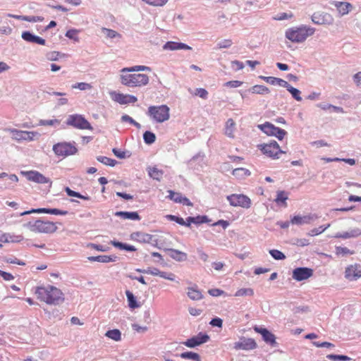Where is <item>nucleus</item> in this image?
Here are the masks:
<instances>
[{
  "label": "nucleus",
  "mask_w": 361,
  "mask_h": 361,
  "mask_svg": "<svg viewBox=\"0 0 361 361\" xmlns=\"http://www.w3.org/2000/svg\"><path fill=\"white\" fill-rule=\"evenodd\" d=\"M150 71L151 68L146 66H134L123 68L121 70L120 80L121 84L130 87L145 86L149 83V76L144 73H135L137 71Z\"/></svg>",
  "instance_id": "f257e3e1"
},
{
  "label": "nucleus",
  "mask_w": 361,
  "mask_h": 361,
  "mask_svg": "<svg viewBox=\"0 0 361 361\" xmlns=\"http://www.w3.org/2000/svg\"><path fill=\"white\" fill-rule=\"evenodd\" d=\"M35 293L38 300L48 305H57L64 300L62 291L51 285L36 287Z\"/></svg>",
  "instance_id": "f03ea898"
},
{
  "label": "nucleus",
  "mask_w": 361,
  "mask_h": 361,
  "mask_svg": "<svg viewBox=\"0 0 361 361\" xmlns=\"http://www.w3.org/2000/svg\"><path fill=\"white\" fill-rule=\"evenodd\" d=\"M314 32L315 29L314 27L301 25L288 29L285 35L292 42L300 43L305 41L308 37L312 36Z\"/></svg>",
  "instance_id": "7ed1b4c3"
},
{
  "label": "nucleus",
  "mask_w": 361,
  "mask_h": 361,
  "mask_svg": "<svg viewBox=\"0 0 361 361\" xmlns=\"http://www.w3.org/2000/svg\"><path fill=\"white\" fill-rule=\"evenodd\" d=\"M30 231L34 233H53L56 231L57 226L55 223L37 219L35 221H29L24 224Z\"/></svg>",
  "instance_id": "20e7f679"
},
{
  "label": "nucleus",
  "mask_w": 361,
  "mask_h": 361,
  "mask_svg": "<svg viewBox=\"0 0 361 361\" xmlns=\"http://www.w3.org/2000/svg\"><path fill=\"white\" fill-rule=\"evenodd\" d=\"M169 108L166 105L150 106L148 108L147 115L157 123H163L169 119Z\"/></svg>",
  "instance_id": "39448f33"
},
{
  "label": "nucleus",
  "mask_w": 361,
  "mask_h": 361,
  "mask_svg": "<svg viewBox=\"0 0 361 361\" xmlns=\"http://www.w3.org/2000/svg\"><path fill=\"white\" fill-rule=\"evenodd\" d=\"M257 147L263 154L272 159H279L280 154L286 153L281 149L279 145L275 140L259 145Z\"/></svg>",
  "instance_id": "423d86ee"
},
{
  "label": "nucleus",
  "mask_w": 361,
  "mask_h": 361,
  "mask_svg": "<svg viewBox=\"0 0 361 361\" xmlns=\"http://www.w3.org/2000/svg\"><path fill=\"white\" fill-rule=\"evenodd\" d=\"M68 126H73L81 130H92L91 124L85 117L80 114H72L68 116L66 120Z\"/></svg>",
  "instance_id": "0eeeda50"
},
{
  "label": "nucleus",
  "mask_w": 361,
  "mask_h": 361,
  "mask_svg": "<svg viewBox=\"0 0 361 361\" xmlns=\"http://www.w3.org/2000/svg\"><path fill=\"white\" fill-rule=\"evenodd\" d=\"M258 128L267 135L274 136L279 140H282L287 135V132L285 130L276 127L269 122H265L263 124L259 125Z\"/></svg>",
  "instance_id": "6e6552de"
},
{
  "label": "nucleus",
  "mask_w": 361,
  "mask_h": 361,
  "mask_svg": "<svg viewBox=\"0 0 361 361\" xmlns=\"http://www.w3.org/2000/svg\"><path fill=\"white\" fill-rule=\"evenodd\" d=\"M53 151L58 157H66L75 154L77 152V148L68 142H59L53 146Z\"/></svg>",
  "instance_id": "1a4fd4ad"
},
{
  "label": "nucleus",
  "mask_w": 361,
  "mask_h": 361,
  "mask_svg": "<svg viewBox=\"0 0 361 361\" xmlns=\"http://www.w3.org/2000/svg\"><path fill=\"white\" fill-rule=\"evenodd\" d=\"M312 20L314 24L329 25L333 24L334 19L328 13L318 11L312 16Z\"/></svg>",
  "instance_id": "9d476101"
},
{
  "label": "nucleus",
  "mask_w": 361,
  "mask_h": 361,
  "mask_svg": "<svg viewBox=\"0 0 361 361\" xmlns=\"http://www.w3.org/2000/svg\"><path fill=\"white\" fill-rule=\"evenodd\" d=\"M22 174L30 181L37 183H51L49 178L45 177L43 174L37 171H23Z\"/></svg>",
  "instance_id": "9b49d317"
},
{
  "label": "nucleus",
  "mask_w": 361,
  "mask_h": 361,
  "mask_svg": "<svg viewBox=\"0 0 361 361\" xmlns=\"http://www.w3.org/2000/svg\"><path fill=\"white\" fill-rule=\"evenodd\" d=\"M111 97L114 102L120 104H127L130 103L134 104L137 101V99L135 96L130 94H125L116 92H111Z\"/></svg>",
  "instance_id": "f8f14e48"
},
{
  "label": "nucleus",
  "mask_w": 361,
  "mask_h": 361,
  "mask_svg": "<svg viewBox=\"0 0 361 361\" xmlns=\"http://www.w3.org/2000/svg\"><path fill=\"white\" fill-rule=\"evenodd\" d=\"M313 275V270L307 267H298L293 271V279L301 281L310 278Z\"/></svg>",
  "instance_id": "ddd939ff"
},
{
  "label": "nucleus",
  "mask_w": 361,
  "mask_h": 361,
  "mask_svg": "<svg viewBox=\"0 0 361 361\" xmlns=\"http://www.w3.org/2000/svg\"><path fill=\"white\" fill-rule=\"evenodd\" d=\"M345 277L350 281H355L361 277V265L355 264L348 266L345 271Z\"/></svg>",
  "instance_id": "4468645a"
},
{
  "label": "nucleus",
  "mask_w": 361,
  "mask_h": 361,
  "mask_svg": "<svg viewBox=\"0 0 361 361\" xmlns=\"http://www.w3.org/2000/svg\"><path fill=\"white\" fill-rule=\"evenodd\" d=\"M32 213H44V214H54V215H66L68 214V211L66 210H61L59 209H48V208H39V209H32L30 211H25L22 213H20V216H24L26 214H30Z\"/></svg>",
  "instance_id": "2eb2a0df"
},
{
  "label": "nucleus",
  "mask_w": 361,
  "mask_h": 361,
  "mask_svg": "<svg viewBox=\"0 0 361 361\" xmlns=\"http://www.w3.org/2000/svg\"><path fill=\"white\" fill-rule=\"evenodd\" d=\"M209 339V337L208 335L200 333L197 336L184 341L183 344L188 348H195L207 342Z\"/></svg>",
  "instance_id": "dca6fc26"
},
{
  "label": "nucleus",
  "mask_w": 361,
  "mask_h": 361,
  "mask_svg": "<svg viewBox=\"0 0 361 361\" xmlns=\"http://www.w3.org/2000/svg\"><path fill=\"white\" fill-rule=\"evenodd\" d=\"M254 330L262 335L263 340L271 346H274L276 344L275 336L268 331L267 329L262 326H254Z\"/></svg>",
  "instance_id": "f3484780"
},
{
  "label": "nucleus",
  "mask_w": 361,
  "mask_h": 361,
  "mask_svg": "<svg viewBox=\"0 0 361 361\" xmlns=\"http://www.w3.org/2000/svg\"><path fill=\"white\" fill-rule=\"evenodd\" d=\"M230 204L235 207H245L248 202V198L243 195H231L227 197Z\"/></svg>",
  "instance_id": "a211bd4d"
},
{
  "label": "nucleus",
  "mask_w": 361,
  "mask_h": 361,
  "mask_svg": "<svg viewBox=\"0 0 361 361\" xmlns=\"http://www.w3.org/2000/svg\"><path fill=\"white\" fill-rule=\"evenodd\" d=\"M22 38L28 42H32L40 45H45L46 41L43 38L34 35L28 31L22 33Z\"/></svg>",
  "instance_id": "6ab92c4d"
},
{
  "label": "nucleus",
  "mask_w": 361,
  "mask_h": 361,
  "mask_svg": "<svg viewBox=\"0 0 361 361\" xmlns=\"http://www.w3.org/2000/svg\"><path fill=\"white\" fill-rule=\"evenodd\" d=\"M334 4L341 16L348 14L353 8V6L348 2L336 1Z\"/></svg>",
  "instance_id": "aec40b11"
},
{
  "label": "nucleus",
  "mask_w": 361,
  "mask_h": 361,
  "mask_svg": "<svg viewBox=\"0 0 361 361\" xmlns=\"http://www.w3.org/2000/svg\"><path fill=\"white\" fill-rule=\"evenodd\" d=\"M130 238L133 240L137 241L139 243H149L152 239L151 235L143 232H134L131 233Z\"/></svg>",
  "instance_id": "412c9836"
},
{
  "label": "nucleus",
  "mask_w": 361,
  "mask_h": 361,
  "mask_svg": "<svg viewBox=\"0 0 361 361\" xmlns=\"http://www.w3.org/2000/svg\"><path fill=\"white\" fill-rule=\"evenodd\" d=\"M164 49H169V50H178V49H186V50H190L192 48L181 42H166L164 46Z\"/></svg>",
  "instance_id": "4be33fe9"
},
{
  "label": "nucleus",
  "mask_w": 361,
  "mask_h": 361,
  "mask_svg": "<svg viewBox=\"0 0 361 361\" xmlns=\"http://www.w3.org/2000/svg\"><path fill=\"white\" fill-rule=\"evenodd\" d=\"M147 172L150 178L158 181L161 180L164 175L163 170L158 169L157 166L149 167Z\"/></svg>",
  "instance_id": "5701e85b"
},
{
  "label": "nucleus",
  "mask_w": 361,
  "mask_h": 361,
  "mask_svg": "<svg viewBox=\"0 0 361 361\" xmlns=\"http://www.w3.org/2000/svg\"><path fill=\"white\" fill-rule=\"evenodd\" d=\"M116 216H119L123 219L140 220V217L136 212H116Z\"/></svg>",
  "instance_id": "b1692460"
},
{
  "label": "nucleus",
  "mask_w": 361,
  "mask_h": 361,
  "mask_svg": "<svg viewBox=\"0 0 361 361\" xmlns=\"http://www.w3.org/2000/svg\"><path fill=\"white\" fill-rule=\"evenodd\" d=\"M115 256H109V255H98V256H92L88 257L87 259L90 262H98L102 263H108L111 262H114L116 259Z\"/></svg>",
  "instance_id": "393cba45"
},
{
  "label": "nucleus",
  "mask_w": 361,
  "mask_h": 361,
  "mask_svg": "<svg viewBox=\"0 0 361 361\" xmlns=\"http://www.w3.org/2000/svg\"><path fill=\"white\" fill-rule=\"evenodd\" d=\"M169 256L178 262L185 261L188 258L185 252L175 249L169 250Z\"/></svg>",
  "instance_id": "a878e982"
},
{
  "label": "nucleus",
  "mask_w": 361,
  "mask_h": 361,
  "mask_svg": "<svg viewBox=\"0 0 361 361\" xmlns=\"http://www.w3.org/2000/svg\"><path fill=\"white\" fill-rule=\"evenodd\" d=\"M16 133V139L25 140H32L35 136V133L33 132L23 131V130H14Z\"/></svg>",
  "instance_id": "bb28decb"
},
{
  "label": "nucleus",
  "mask_w": 361,
  "mask_h": 361,
  "mask_svg": "<svg viewBox=\"0 0 361 361\" xmlns=\"http://www.w3.org/2000/svg\"><path fill=\"white\" fill-rule=\"evenodd\" d=\"M262 78L269 84L272 85H279L283 87H287L288 82L278 78L274 77H262Z\"/></svg>",
  "instance_id": "cd10ccee"
},
{
  "label": "nucleus",
  "mask_w": 361,
  "mask_h": 361,
  "mask_svg": "<svg viewBox=\"0 0 361 361\" xmlns=\"http://www.w3.org/2000/svg\"><path fill=\"white\" fill-rule=\"evenodd\" d=\"M235 123L232 118L228 119L225 126V134L229 137H234Z\"/></svg>",
  "instance_id": "c85d7f7f"
},
{
  "label": "nucleus",
  "mask_w": 361,
  "mask_h": 361,
  "mask_svg": "<svg viewBox=\"0 0 361 361\" xmlns=\"http://www.w3.org/2000/svg\"><path fill=\"white\" fill-rule=\"evenodd\" d=\"M126 295L128 300V307L130 309L134 310L140 306V304H138V302H137L136 298L132 292L128 290L126 291Z\"/></svg>",
  "instance_id": "c756f323"
},
{
  "label": "nucleus",
  "mask_w": 361,
  "mask_h": 361,
  "mask_svg": "<svg viewBox=\"0 0 361 361\" xmlns=\"http://www.w3.org/2000/svg\"><path fill=\"white\" fill-rule=\"evenodd\" d=\"M111 244L115 247L119 248L121 250H125L131 252L136 251V248L133 245H127L116 240H111Z\"/></svg>",
  "instance_id": "7c9ffc66"
},
{
  "label": "nucleus",
  "mask_w": 361,
  "mask_h": 361,
  "mask_svg": "<svg viewBox=\"0 0 361 361\" xmlns=\"http://www.w3.org/2000/svg\"><path fill=\"white\" fill-rule=\"evenodd\" d=\"M105 336L115 341H119L121 340V333L118 329L107 331L105 334Z\"/></svg>",
  "instance_id": "2f4dec72"
},
{
  "label": "nucleus",
  "mask_w": 361,
  "mask_h": 361,
  "mask_svg": "<svg viewBox=\"0 0 361 361\" xmlns=\"http://www.w3.org/2000/svg\"><path fill=\"white\" fill-rule=\"evenodd\" d=\"M311 219L312 218L310 216H295L291 219L290 222L292 224L300 225L302 224L309 223Z\"/></svg>",
  "instance_id": "473e14b6"
},
{
  "label": "nucleus",
  "mask_w": 361,
  "mask_h": 361,
  "mask_svg": "<svg viewBox=\"0 0 361 361\" xmlns=\"http://www.w3.org/2000/svg\"><path fill=\"white\" fill-rule=\"evenodd\" d=\"M287 90L291 94L292 97L297 100L298 102H300L302 100V97H300V91L293 87H292L289 83H288L287 87H286Z\"/></svg>",
  "instance_id": "72a5a7b5"
},
{
  "label": "nucleus",
  "mask_w": 361,
  "mask_h": 361,
  "mask_svg": "<svg viewBox=\"0 0 361 361\" xmlns=\"http://www.w3.org/2000/svg\"><path fill=\"white\" fill-rule=\"evenodd\" d=\"M183 359L192 360L194 361H201L200 355L194 352H185L180 355Z\"/></svg>",
  "instance_id": "f704fd0d"
},
{
  "label": "nucleus",
  "mask_w": 361,
  "mask_h": 361,
  "mask_svg": "<svg viewBox=\"0 0 361 361\" xmlns=\"http://www.w3.org/2000/svg\"><path fill=\"white\" fill-rule=\"evenodd\" d=\"M207 217L206 216H197L196 217L189 216L188 217V225L191 224H200L207 222Z\"/></svg>",
  "instance_id": "c9c22d12"
},
{
  "label": "nucleus",
  "mask_w": 361,
  "mask_h": 361,
  "mask_svg": "<svg viewBox=\"0 0 361 361\" xmlns=\"http://www.w3.org/2000/svg\"><path fill=\"white\" fill-rule=\"evenodd\" d=\"M187 293L188 297L193 300H200L202 297V293L194 288H189Z\"/></svg>",
  "instance_id": "e433bc0d"
},
{
  "label": "nucleus",
  "mask_w": 361,
  "mask_h": 361,
  "mask_svg": "<svg viewBox=\"0 0 361 361\" xmlns=\"http://www.w3.org/2000/svg\"><path fill=\"white\" fill-rule=\"evenodd\" d=\"M143 139L146 144L151 145L155 142L156 135L150 131H146L143 135Z\"/></svg>",
  "instance_id": "4c0bfd02"
},
{
  "label": "nucleus",
  "mask_w": 361,
  "mask_h": 361,
  "mask_svg": "<svg viewBox=\"0 0 361 361\" xmlns=\"http://www.w3.org/2000/svg\"><path fill=\"white\" fill-rule=\"evenodd\" d=\"M169 196L168 197L171 199V200L174 201L175 202L179 203L181 202V199L183 197V195L180 192H176L173 190H169Z\"/></svg>",
  "instance_id": "58836bf2"
},
{
  "label": "nucleus",
  "mask_w": 361,
  "mask_h": 361,
  "mask_svg": "<svg viewBox=\"0 0 361 361\" xmlns=\"http://www.w3.org/2000/svg\"><path fill=\"white\" fill-rule=\"evenodd\" d=\"M248 347V341L246 338H241L240 341L235 343L234 348L236 350H246Z\"/></svg>",
  "instance_id": "ea45409f"
},
{
  "label": "nucleus",
  "mask_w": 361,
  "mask_h": 361,
  "mask_svg": "<svg viewBox=\"0 0 361 361\" xmlns=\"http://www.w3.org/2000/svg\"><path fill=\"white\" fill-rule=\"evenodd\" d=\"M78 32H79V31L78 30L71 29V30H68L66 32L65 35L66 37L73 39L75 42H78L79 41V37L78 36Z\"/></svg>",
  "instance_id": "a19ab883"
},
{
  "label": "nucleus",
  "mask_w": 361,
  "mask_h": 361,
  "mask_svg": "<svg viewBox=\"0 0 361 361\" xmlns=\"http://www.w3.org/2000/svg\"><path fill=\"white\" fill-rule=\"evenodd\" d=\"M326 357L334 361H349L350 358L346 355H328Z\"/></svg>",
  "instance_id": "79ce46f5"
},
{
  "label": "nucleus",
  "mask_w": 361,
  "mask_h": 361,
  "mask_svg": "<svg viewBox=\"0 0 361 361\" xmlns=\"http://www.w3.org/2000/svg\"><path fill=\"white\" fill-rule=\"evenodd\" d=\"M252 92L257 94H268L269 90L264 85H255L252 87Z\"/></svg>",
  "instance_id": "37998d69"
},
{
  "label": "nucleus",
  "mask_w": 361,
  "mask_h": 361,
  "mask_svg": "<svg viewBox=\"0 0 361 361\" xmlns=\"http://www.w3.org/2000/svg\"><path fill=\"white\" fill-rule=\"evenodd\" d=\"M353 253V252H351L348 248H347L345 247L338 246V247H336V254L338 256H340V255L344 256V255H352Z\"/></svg>",
  "instance_id": "c03bdc74"
},
{
  "label": "nucleus",
  "mask_w": 361,
  "mask_h": 361,
  "mask_svg": "<svg viewBox=\"0 0 361 361\" xmlns=\"http://www.w3.org/2000/svg\"><path fill=\"white\" fill-rule=\"evenodd\" d=\"M97 159L99 162H102L105 165H108V166H114L116 163V161L114 159H112L106 157L100 156V157H98Z\"/></svg>",
  "instance_id": "a18cd8bd"
},
{
  "label": "nucleus",
  "mask_w": 361,
  "mask_h": 361,
  "mask_svg": "<svg viewBox=\"0 0 361 361\" xmlns=\"http://www.w3.org/2000/svg\"><path fill=\"white\" fill-rule=\"evenodd\" d=\"M4 262L8 263V264H18V265H20V266L25 265V262H23L20 259H18L16 257H4Z\"/></svg>",
  "instance_id": "49530a36"
},
{
  "label": "nucleus",
  "mask_w": 361,
  "mask_h": 361,
  "mask_svg": "<svg viewBox=\"0 0 361 361\" xmlns=\"http://www.w3.org/2000/svg\"><path fill=\"white\" fill-rule=\"evenodd\" d=\"M288 200V195L284 191H278L276 198L275 200L276 202L280 203L283 202L286 205V201Z\"/></svg>",
  "instance_id": "de8ad7c7"
},
{
  "label": "nucleus",
  "mask_w": 361,
  "mask_h": 361,
  "mask_svg": "<svg viewBox=\"0 0 361 361\" xmlns=\"http://www.w3.org/2000/svg\"><path fill=\"white\" fill-rule=\"evenodd\" d=\"M269 253L270 255H271V257L273 258H274L275 259H284L286 258V256L285 255L281 252L280 250H271L269 251Z\"/></svg>",
  "instance_id": "09e8293b"
},
{
  "label": "nucleus",
  "mask_w": 361,
  "mask_h": 361,
  "mask_svg": "<svg viewBox=\"0 0 361 361\" xmlns=\"http://www.w3.org/2000/svg\"><path fill=\"white\" fill-rule=\"evenodd\" d=\"M74 89H79L80 90H86L92 89V86L87 82H78L72 86Z\"/></svg>",
  "instance_id": "8fccbe9b"
},
{
  "label": "nucleus",
  "mask_w": 361,
  "mask_h": 361,
  "mask_svg": "<svg viewBox=\"0 0 361 361\" xmlns=\"http://www.w3.org/2000/svg\"><path fill=\"white\" fill-rule=\"evenodd\" d=\"M145 3L154 6H162L167 3L169 0H142Z\"/></svg>",
  "instance_id": "3c124183"
},
{
  "label": "nucleus",
  "mask_w": 361,
  "mask_h": 361,
  "mask_svg": "<svg viewBox=\"0 0 361 361\" xmlns=\"http://www.w3.org/2000/svg\"><path fill=\"white\" fill-rule=\"evenodd\" d=\"M102 32L106 35V36L109 38H115L116 37H120V34H118L115 30L108 29V28H102Z\"/></svg>",
  "instance_id": "603ef678"
},
{
  "label": "nucleus",
  "mask_w": 361,
  "mask_h": 361,
  "mask_svg": "<svg viewBox=\"0 0 361 361\" xmlns=\"http://www.w3.org/2000/svg\"><path fill=\"white\" fill-rule=\"evenodd\" d=\"M329 226L330 225L328 224L326 226H320L319 228H314L310 231L309 235L311 236L319 235V234L323 233L327 228L329 227Z\"/></svg>",
  "instance_id": "864d4df0"
},
{
  "label": "nucleus",
  "mask_w": 361,
  "mask_h": 361,
  "mask_svg": "<svg viewBox=\"0 0 361 361\" xmlns=\"http://www.w3.org/2000/svg\"><path fill=\"white\" fill-rule=\"evenodd\" d=\"M44 20V17L42 16H25V21L35 23V22H42Z\"/></svg>",
  "instance_id": "5fc2aeb1"
},
{
  "label": "nucleus",
  "mask_w": 361,
  "mask_h": 361,
  "mask_svg": "<svg viewBox=\"0 0 361 361\" xmlns=\"http://www.w3.org/2000/svg\"><path fill=\"white\" fill-rule=\"evenodd\" d=\"M231 44L232 42L231 39H224L218 42L217 47L219 49L228 48Z\"/></svg>",
  "instance_id": "6e6d98bb"
},
{
  "label": "nucleus",
  "mask_w": 361,
  "mask_h": 361,
  "mask_svg": "<svg viewBox=\"0 0 361 361\" xmlns=\"http://www.w3.org/2000/svg\"><path fill=\"white\" fill-rule=\"evenodd\" d=\"M195 94L202 99H207L208 96V92L204 88H197L195 90Z\"/></svg>",
  "instance_id": "4d7b16f0"
},
{
  "label": "nucleus",
  "mask_w": 361,
  "mask_h": 361,
  "mask_svg": "<svg viewBox=\"0 0 361 361\" xmlns=\"http://www.w3.org/2000/svg\"><path fill=\"white\" fill-rule=\"evenodd\" d=\"M343 161L350 166H353L355 164V160L354 159H339V158H334V159H329L328 161Z\"/></svg>",
  "instance_id": "13d9d810"
},
{
  "label": "nucleus",
  "mask_w": 361,
  "mask_h": 361,
  "mask_svg": "<svg viewBox=\"0 0 361 361\" xmlns=\"http://www.w3.org/2000/svg\"><path fill=\"white\" fill-rule=\"evenodd\" d=\"M64 56V54H60L59 52L58 51H51V52H49L48 54H47V58L50 61H56L57 60L59 57H61Z\"/></svg>",
  "instance_id": "bf43d9fd"
},
{
  "label": "nucleus",
  "mask_w": 361,
  "mask_h": 361,
  "mask_svg": "<svg viewBox=\"0 0 361 361\" xmlns=\"http://www.w3.org/2000/svg\"><path fill=\"white\" fill-rule=\"evenodd\" d=\"M160 277L169 281H174L176 276L171 272L161 271Z\"/></svg>",
  "instance_id": "052dcab7"
},
{
  "label": "nucleus",
  "mask_w": 361,
  "mask_h": 361,
  "mask_svg": "<svg viewBox=\"0 0 361 361\" xmlns=\"http://www.w3.org/2000/svg\"><path fill=\"white\" fill-rule=\"evenodd\" d=\"M0 276L3 278L4 281H9L14 279V276L8 272H6L4 271L0 270Z\"/></svg>",
  "instance_id": "680f3d73"
},
{
  "label": "nucleus",
  "mask_w": 361,
  "mask_h": 361,
  "mask_svg": "<svg viewBox=\"0 0 361 361\" xmlns=\"http://www.w3.org/2000/svg\"><path fill=\"white\" fill-rule=\"evenodd\" d=\"M8 177V178L13 183H17L18 181V178L15 174L8 175L6 173H0V178Z\"/></svg>",
  "instance_id": "e2e57ef3"
},
{
  "label": "nucleus",
  "mask_w": 361,
  "mask_h": 361,
  "mask_svg": "<svg viewBox=\"0 0 361 361\" xmlns=\"http://www.w3.org/2000/svg\"><path fill=\"white\" fill-rule=\"evenodd\" d=\"M312 344L316 346V347H318V348H321V347H326V348H331V347H334V345L331 343H329V342H322V343H319V342H317V341H314L312 343Z\"/></svg>",
  "instance_id": "0e129e2a"
},
{
  "label": "nucleus",
  "mask_w": 361,
  "mask_h": 361,
  "mask_svg": "<svg viewBox=\"0 0 361 361\" xmlns=\"http://www.w3.org/2000/svg\"><path fill=\"white\" fill-rule=\"evenodd\" d=\"M242 84V82L238 80H233V81H228L225 83V86L228 87H238L240 86Z\"/></svg>",
  "instance_id": "69168bd1"
},
{
  "label": "nucleus",
  "mask_w": 361,
  "mask_h": 361,
  "mask_svg": "<svg viewBox=\"0 0 361 361\" xmlns=\"http://www.w3.org/2000/svg\"><path fill=\"white\" fill-rule=\"evenodd\" d=\"M353 80L357 87H361V71L355 73L353 75Z\"/></svg>",
  "instance_id": "338daca9"
},
{
  "label": "nucleus",
  "mask_w": 361,
  "mask_h": 361,
  "mask_svg": "<svg viewBox=\"0 0 361 361\" xmlns=\"http://www.w3.org/2000/svg\"><path fill=\"white\" fill-rule=\"evenodd\" d=\"M222 324H223L222 319L220 318H218V317L212 319L210 322V324L213 326L221 327Z\"/></svg>",
  "instance_id": "774afa93"
}]
</instances>
